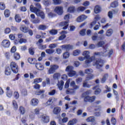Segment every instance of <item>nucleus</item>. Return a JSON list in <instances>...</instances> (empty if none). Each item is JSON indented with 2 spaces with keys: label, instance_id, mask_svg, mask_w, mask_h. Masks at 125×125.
Returning <instances> with one entry per match:
<instances>
[{
  "label": "nucleus",
  "instance_id": "4c0bfd02",
  "mask_svg": "<svg viewBox=\"0 0 125 125\" xmlns=\"http://www.w3.org/2000/svg\"><path fill=\"white\" fill-rule=\"evenodd\" d=\"M104 44H105V42H104V41H100L97 43V46L98 47H102Z\"/></svg>",
  "mask_w": 125,
  "mask_h": 125
},
{
  "label": "nucleus",
  "instance_id": "b1692460",
  "mask_svg": "<svg viewBox=\"0 0 125 125\" xmlns=\"http://www.w3.org/2000/svg\"><path fill=\"white\" fill-rule=\"evenodd\" d=\"M74 70V66L68 65L66 67L65 69V72H68V73H70V72H71Z\"/></svg>",
  "mask_w": 125,
  "mask_h": 125
},
{
  "label": "nucleus",
  "instance_id": "8fccbe9b",
  "mask_svg": "<svg viewBox=\"0 0 125 125\" xmlns=\"http://www.w3.org/2000/svg\"><path fill=\"white\" fill-rule=\"evenodd\" d=\"M13 106L15 110H17L18 109V105H17V103L16 101H13L12 102Z\"/></svg>",
  "mask_w": 125,
  "mask_h": 125
},
{
  "label": "nucleus",
  "instance_id": "cd10ccee",
  "mask_svg": "<svg viewBox=\"0 0 125 125\" xmlns=\"http://www.w3.org/2000/svg\"><path fill=\"white\" fill-rule=\"evenodd\" d=\"M54 100H55V98H50V99H49L48 101L46 102L47 105H51V104H52V103H53V101H54Z\"/></svg>",
  "mask_w": 125,
  "mask_h": 125
},
{
  "label": "nucleus",
  "instance_id": "c9c22d12",
  "mask_svg": "<svg viewBox=\"0 0 125 125\" xmlns=\"http://www.w3.org/2000/svg\"><path fill=\"white\" fill-rule=\"evenodd\" d=\"M91 86V85H89L88 83H87V81H84L83 83V87H87V88H89Z\"/></svg>",
  "mask_w": 125,
  "mask_h": 125
},
{
  "label": "nucleus",
  "instance_id": "c85d7f7f",
  "mask_svg": "<svg viewBox=\"0 0 125 125\" xmlns=\"http://www.w3.org/2000/svg\"><path fill=\"white\" fill-rule=\"evenodd\" d=\"M15 19L17 23H20V21H21V20H22L21 17H20V15H16L15 17Z\"/></svg>",
  "mask_w": 125,
  "mask_h": 125
},
{
  "label": "nucleus",
  "instance_id": "20e7f679",
  "mask_svg": "<svg viewBox=\"0 0 125 125\" xmlns=\"http://www.w3.org/2000/svg\"><path fill=\"white\" fill-rule=\"evenodd\" d=\"M11 70L15 74H17L18 73V65L14 62H12L10 63Z\"/></svg>",
  "mask_w": 125,
  "mask_h": 125
},
{
  "label": "nucleus",
  "instance_id": "f03ea898",
  "mask_svg": "<svg viewBox=\"0 0 125 125\" xmlns=\"http://www.w3.org/2000/svg\"><path fill=\"white\" fill-rule=\"evenodd\" d=\"M89 53V51H85L83 53V55L84 56V57L85 59V63L83 64V67L85 68L89 67L90 66V63L95 59L94 56L90 57Z\"/></svg>",
  "mask_w": 125,
  "mask_h": 125
},
{
  "label": "nucleus",
  "instance_id": "aec40b11",
  "mask_svg": "<svg viewBox=\"0 0 125 125\" xmlns=\"http://www.w3.org/2000/svg\"><path fill=\"white\" fill-rule=\"evenodd\" d=\"M78 123V120L76 119H73L68 122L67 125H74Z\"/></svg>",
  "mask_w": 125,
  "mask_h": 125
},
{
  "label": "nucleus",
  "instance_id": "473e14b6",
  "mask_svg": "<svg viewBox=\"0 0 125 125\" xmlns=\"http://www.w3.org/2000/svg\"><path fill=\"white\" fill-rule=\"evenodd\" d=\"M107 79H108V74H106L104 76L103 78L101 79L102 83H104L106 82V80H107Z\"/></svg>",
  "mask_w": 125,
  "mask_h": 125
},
{
  "label": "nucleus",
  "instance_id": "2f4dec72",
  "mask_svg": "<svg viewBox=\"0 0 125 125\" xmlns=\"http://www.w3.org/2000/svg\"><path fill=\"white\" fill-rule=\"evenodd\" d=\"M93 72V70L91 68H87L85 70V74H87L88 75L91 74V73Z\"/></svg>",
  "mask_w": 125,
  "mask_h": 125
},
{
  "label": "nucleus",
  "instance_id": "423d86ee",
  "mask_svg": "<svg viewBox=\"0 0 125 125\" xmlns=\"http://www.w3.org/2000/svg\"><path fill=\"white\" fill-rule=\"evenodd\" d=\"M107 52L105 51L104 52V48H103V51L102 52H97L94 53V56H98L99 57H101V56H103L105 57L107 56Z\"/></svg>",
  "mask_w": 125,
  "mask_h": 125
},
{
  "label": "nucleus",
  "instance_id": "5701e85b",
  "mask_svg": "<svg viewBox=\"0 0 125 125\" xmlns=\"http://www.w3.org/2000/svg\"><path fill=\"white\" fill-rule=\"evenodd\" d=\"M104 51L106 52V53L107 54L106 55V56H107V55H112V54H113V51L112 49L109 51L107 48H104Z\"/></svg>",
  "mask_w": 125,
  "mask_h": 125
},
{
  "label": "nucleus",
  "instance_id": "e433bc0d",
  "mask_svg": "<svg viewBox=\"0 0 125 125\" xmlns=\"http://www.w3.org/2000/svg\"><path fill=\"white\" fill-rule=\"evenodd\" d=\"M14 58L15 60H19L20 59V54L18 53H15L14 54Z\"/></svg>",
  "mask_w": 125,
  "mask_h": 125
},
{
  "label": "nucleus",
  "instance_id": "c756f323",
  "mask_svg": "<svg viewBox=\"0 0 125 125\" xmlns=\"http://www.w3.org/2000/svg\"><path fill=\"white\" fill-rule=\"evenodd\" d=\"M87 18V16L84 15H82L80 17H79V22H82L83 21V20H85Z\"/></svg>",
  "mask_w": 125,
  "mask_h": 125
},
{
  "label": "nucleus",
  "instance_id": "f704fd0d",
  "mask_svg": "<svg viewBox=\"0 0 125 125\" xmlns=\"http://www.w3.org/2000/svg\"><path fill=\"white\" fill-rule=\"evenodd\" d=\"M66 94H74L75 93V90L73 89H68L66 91Z\"/></svg>",
  "mask_w": 125,
  "mask_h": 125
},
{
  "label": "nucleus",
  "instance_id": "338daca9",
  "mask_svg": "<svg viewBox=\"0 0 125 125\" xmlns=\"http://www.w3.org/2000/svg\"><path fill=\"white\" fill-rule=\"evenodd\" d=\"M7 96H8V97H11L12 96V91H7Z\"/></svg>",
  "mask_w": 125,
  "mask_h": 125
},
{
  "label": "nucleus",
  "instance_id": "13d9d810",
  "mask_svg": "<svg viewBox=\"0 0 125 125\" xmlns=\"http://www.w3.org/2000/svg\"><path fill=\"white\" fill-rule=\"evenodd\" d=\"M29 53H30V54H31V55H34V54L35 53V51L34 50V48H30L29 49Z\"/></svg>",
  "mask_w": 125,
  "mask_h": 125
},
{
  "label": "nucleus",
  "instance_id": "a18cd8bd",
  "mask_svg": "<svg viewBox=\"0 0 125 125\" xmlns=\"http://www.w3.org/2000/svg\"><path fill=\"white\" fill-rule=\"evenodd\" d=\"M0 10H4L5 9V4L4 3L2 2H0Z\"/></svg>",
  "mask_w": 125,
  "mask_h": 125
},
{
  "label": "nucleus",
  "instance_id": "f8f14e48",
  "mask_svg": "<svg viewBox=\"0 0 125 125\" xmlns=\"http://www.w3.org/2000/svg\"><path fill=\"white\" fill-rule=\"evenodd\" d=\"M42 119L43 123H47L49 122V116H48L45 115H42Z\"/></svg>",
  "mask_w": 125,
  "mask_h": 125
},
{
  "label": "nucleus",
  "instance_id": "864d4df0",
  "mask_svg": "<svg viewBox=\"0 0 125 125\" xmlns=\"http://www.w3.org/2000/svg\"><path fill=\"white\" fill-rule=\"evenodd\" d=\"M56 14L52 13V12H50L48 13V18H53V17H55Z\"/></svg>",
  "mask_w": 125,
  "mask_h": 125
},
{
  "label": "nucleus",
  "instance_id": "4468645a",
  "mask_svg": "<svg viewBox=\"0 0 125 125\" xmlns=\"http://www.w3.org/2000/svg\"><path fill=\"white\" fill-rule=\"evenodd\" d=\"M20 30L23 33H28V28L23 24L21 25Z\"/></svg>",
  "mask_w": 125,
  "mask_h": 125
},
{
  "label": "nucleus",
  "instance_id": "1a4fd4ad",
  "mask_svg": "<svg viewBox=\"0 0 125 125\" xmlns=\"http://www.w3.org/2000/svg\"><path fill=\"white\" fill-rule=\"evenodd\" d=\"M1 45L5 48H8L10 45V42L9 40H3L1 42Z\"/></svg>",
  "mask_w": 125,
  "mask_h": 125
},
{
  "label": "nucleus",
  "instance_id": "e2e57ef3",
  "mask_svg": "<svg viewBox=\"0 0 125 125\" xmlns=\"http://www.w3.org/2000/svg\"><path fill=\"white\" fill-rule=\"evenodd\" d=\"M111 124L113 125H116V123H117V121L116 120V118L112 117L111 120Z\"/></svg>",
  "mask_w": 125,
  "mask_h": 125
},
{
  "label": "nucleus",
  "instance_id": "a19ab883",
  "mask_svg": "<svg viewBox=\"0 0 125 125\" xmlns=\"http://www.w3.org/2000/svg\"><path fill=\"white\" fill-rule=\"evenodd\" d=\"M69 56H70V53L68 52H65L63 54V57L64 59H67L69 58Z\"/></svg>",
  "mask_w": 125,
  "mask_h": 125
},
{
  "label": "nucleus",
  "instance_id": "a211bd4d",
  "mask_svg": "<svg viewBox=\"0 0 125 125\" xmlns=\"http://www.w3.org/2000/svg\"><path fill=\"white\" fill-rule=\"evenodd\" d=\"M94 12L96 14L97 13H99L100 12H101V7L99 5H96L94 8Z\"/></svg>",
  "mask_w": 125,
  "mask_h": 125
},
{
  "label": "nucleus",
  "instance_id": "c03bdc74",
  "mask_svg": "<svg viewBox=\"0 0 125 125\" xmlns=\"http://www.w3.org/2000/svg\"><path fill=\"white\" fill-rule=\"evenodd\" d=\"M4 15L5 17H9V16L10 15V11H9V10L6 9L4 11Z\"/></svg>",
  "mask_w": 125,
  "mask_h": 125
},
{
  "label": "nucleus",
  "instance_id": "0eeeda50",
  "mask_svg": "<svg viewBox=\"0 0 125 125\" xmlns=\"http://www.w3.org/2000/svg\"><path fill=\"white\" fill-rule=\"evenodd\" d=\"M59 68V66L56 64L51 65L50 66V68L48 70L49 74H53L55 72L56 70H57Z\"/></svg>",
  "mask_w": 125,
  "mask_h": 125
},
{
  "label": "nucleus",
  "instance_id": "bf43d9fd",
  "mask_svg": "<svg viewBox=\"0 0 125 125\" xmlns=\"http://www.w3.org/2000/svg\"><path fill=\"white\" fill-rule=\"evenodd\" d=\"M50 34L52 35H56L57 34V30L54 29L50 30Z\"/></svg>",
  "mask_w": 125,
  "mask_h": 125
},
{
  "label": "nucleus",
  "instance_id": "79ce46f5",
  "mask_svg": "<svg viewBox=\"0 0 125 125\" xmlns=\"http://www.w3.org/2000/svg\"><path fill=\"white\" fill-rule=\"evenodd\" d=\"M67 11L70 13H73L75 11V7L74 6H70L67 9Z\"/></svg>",
  "mask_w": 125,
  "mask_h": 125
},
{
  "label": "nucleus",
  "instance_id": "2eb2a0df",
  "mask_svg": "<svg viewBox=\"0 0 125 125\" xmlns=\"http://www.w3.org/2000/svg\"><path fill=\"white\" fill-rule=\"evenodd\" d=\"M36 68L37 70H39L40 71H42V70L44 69L43 65L40 63H37L36 64Z\"/></svg>",
  "mask_w": 125,
  "mask_h": 125
},
{
  "label": "nucleus",
  "instance_id": "de8ad7c7",
  "mask_svg": "<svg viewBox=\"0 0 125 125\" xmlns=\"http://www.w3.org/2000/svg\"><path fill=\"white\" fill-rule=\"evenodd\" d=\"M70 85L71 86H72V87L74 88V89H77V88H78V86L76 85L74 81H71Z\"/></svg>",
  "mask_w": 125,
  "mask_h": 125
},
{
  "label": "nucleus",
  "instance_id": "bb28decb",
  "mask_svg": "<svg viewBox=\"0 0 125 125\" xmlns=\"http://www.w3.org/2000/svg\"><path fill=\"white\" fill-rule=\"evenodd\" d=\"M54 50L53 49H47L45 50V52L47 53V54H53V53H54Z\"/></svg>",
  "mask_w": 125,
  "mask_h": 125
},
{
  "label": "nucleus",
  "instance_id": "a878e982",
  "mask_svg": "<svg viewBox=\"0 0 125 125\" xmlns=\"http://www.w3.org/2000/svg\"><path fill=\"white\" fill-rule=\"evenodd\" d=\"M19 111L20 112L21 115H24L25 114V112H26V110L24 107L21 106L19 108Z\"/></svg>",
  "mask_w": 125,
  "mask_h": 125
},
{
  "label": "nucleus",
  "instance_id": "69168bd1",
  "mask_svg": "<svg viewBox=\"0 0 125 125\" xmlns=\"http://www.w3.org/2000/svg\"><path fill=\"white\" fill-rule=\"evenodd\" d=\"M28 61L30 64H34V61H35V59L28 58Z\"/></svg>",
  "mask_w": 125,
  "mask_h": 125
},
{
  "label": "nucleus",
  "instance_id": "09e8293b",
  "mask_svg": "<svg viewBox=\"0 0 125 125\" xmlns=\"http://www.w3.org/2000/svg\"><path fill=\"white\" fill-rule=\"evenodd\" d=\"M60 78V74L59 73H56L53 75V78L54 80H58Z\"/></svg>",
  "mask_w": 125,
  "mask_h": 125
},
{
  "label": "nucleus",
  "instance_id": "dca6fc26",
  "mask_svg": "<svg viewBox=\"0 0 125 125\" xmlns=\"http://www.w3.org/2000/svg\"><path fill=\"white\" fill-rule=\"evenodd\" d=\"M11 74V69L9 66H6L5 70V75L9 76Z\"/></svg>",
  "mask_w": 125,
  "mask_h": 125
},
{
  "label": "nucleus",
  "instance_id": "9b49d317",
  "mask_svg": "<svg viewBox=\"0 0 125 125\" xmlns=\"http://www.w3.org/2000/svg\"><path fill=\"white\" fill-rule=\"evenodd\" d=\"M39 104V100L34 98L32 99L30 101V104L31 106H38Z\"/></svg>",
  "mask_w": 125,
  "mask_h": 125
},
{
  "label": "nucleus",
  "instance_id": "0e129e2a",
  "mask_svg": "<svg viewBox=\"0 0 125 125\" xmlns=\"http://www.w3.org/2000/svg\"><path fill=\"white\" fill-rule=\"evenodd\" d=\"M56 51L57 54H58V55H60L62 53V50L61 48H57L56 49Z\"/></svg>",
  "mask_w": 125,
  "mask_h": 125
},
{
  "label": "nucleus",
  "instance_id": "58836bf2",
  "mask_svg": "<svg viewBox=\"0 0 125 125\" xmlns=\"http://www.w3.org/2000/svg\"><path fill=\"white\" fill-rule=\"evenodd\" d=\"M56 94V90L55 89L51 90L50 92H48L49 95H50L51 96H53L55 95Z\"/></svg>",
  "mask_w": 125,
  "mask_h": 125
},
{
  "label": "nucleus",
  "instance_id": "6e6d98bb",
  "mask_svg": "<svg viewBox=\"0 0 125 125\" xmlns=\"http://www.w3.org/2000/svg\"><path fill=\"white\" fill-rule=\"evenodd\" d=\"M42 78H39V79H35L34 80V83H41L42 82Z\"/></svg>",
  "mask_w": 125,
  "mask_h": 125
},
{
  "label": "nucleus",
  "instance_id": "72a5a7b5",
  "mask_svg": "<svg viewBox=\"0 0 125 125\" xmlns=\"http://www.w3.org/2000/svg\"><path fill=\"white\" fill-rule=\"evenodd\" d=\"M96 35H93L92 37V41H97L98 39H100V40H102V37H99L97 35V33L96 34Z\"/></svg>",
  "mask_w": 125,
  "mask_h": 125
},
{
  "label": "nucleus",
  "instance_id": "37998d69",
  "mask_svg": "<svg viewBox=\"0 0 125 125\" xmlns=\"http://www.w3.org/2000/svg\"><path fill=\"white\" fill-rule=\"evenodd\" d=\"M118 5H119V3L117 1H115L111 4V7H113V8L117 7Z\"/></svg>",
  "mask_w": 125,
  "mask_h": 125
},
{
  "label": "nucleus",
  "instance_id": "4d7b16f0",
  "mask_svg": "<svg viewBox=\"0 0 125 125\" xmlns=\"http://www.w3.org/2000/svg\"><path fill=\"white\" fill-rule=\"evenodd\" d=\"M101 92V89H100V88H98L95 91V94L96 95H98V94H99Z\"/></svg>",
  "mask_w": 125,
  "mask_h": 125
},
{
  "label": "nucleus",
  "instance_id": "774afa93",
  "mask_svg": "<svg viewBox=\"0 0 125 125\" xmlns=\"http://www.w3.org/2000/svg\"><path fill=\"white\" fill-rule=\"evenodd\" d=\"M81 36H84L85 35V29H83L80 32Z\"/></svg>",
  "mask_w": 125,
  "mask_h": 125
},
{
  "label": "nucleus",
  "instance_id": "39448f33",
  "mask_svg": "<svg viewBox=\"0 0 125 125\" xmlns=\"http://www.w3.org/2000/svg\"><path fill=\"white\" fill-rule=\"evenodd\" d=\"M96 98V97L94 96L92 97L87 96L84 97V102H90L91 103H92V102L95 101Z\"/></svg>",
  "mask_w": 125,
  "mask_h": 125
},
{
  "label": "nucleus",
  "instance_id": "412c9836",
  "mask_svg": "<svg viewBox=\"0 0 125 125\" xmlns=\"http://www.w3.org/2000/svg\"><path fill=\"white\" fill-rule=\"evenodd\" d=\"M86 121L87 123H92L93 122H95V118L93 116H90L87 118Z\"/></svg>",
  "mask_w": 125,
  "mask_h": 125
},
{
  "label": "nucleus",
  "instance_id": "680f3d73",
  "mask_svg": "<svg viewBox=\"0 0 125 125\" xmlns=\"http://www.w3.org/2000/svg\"><path fill=\"white\" fill-rule=\"evenodd\" d=\"M54 4H60L62 1L61 0H53Z\"/></svg>",
  "mask_w": 125,
  "mask_h": 125
},
{
  "label": "nucleus",
  "instance_id": "5fc2aeb1",
  "mask_svg": "<svg viewBox=\"0 0 125 125\" xmlns=\"http://www.w3.org/2000/svg\"><path fill=\"white\" fill-rule=\"evenodd\" d=\"M39 30H45L46 29V26L44 25H40L38 27Z\"/></svg>",
  "mask_w": 125,
  "mask_h": 125
},
{
  "label": "nucleus",
  "instance_id": "f3484780",
  "mask_svg": "<svg viewBox=\"0 0 125 125\" xmlns=\"http://www.w3.org/2000/svg\"><path fill=\"white\" fill-rule=\"evenodd\" d=\"M63 85H64V82L63 81H61L58 83L57 86L59 90H62L63 89Z\"/></svg>",
  "mask_w": 125,
  "mask_h": 125
},
{
  "label": "nucleus",
  "instance_id": "6e6552de",
  "mask_svg": "<svg viewBox=\"0 0 125 125\" xmlns=\"http://www.w3.org/2000/svg\"><path fill=\"white\" fill-rule=\"evenodd\" d=\"M54 11L58 15H62L63 14V7L58 6L55 7Z\"/></svg>",
  "mask_w": 125,
  "mask_h": 125
},
{
  "label": "nucleus",
  "instance_id": "7c9ffc66",
  "mask_svg": "<svg viewBox=\"0 0 125 125\" xmlns=\"http://www.w3.org/2000/svg\"><path fill=\"white\" fill-rule=\"evenodd\" d=\"M68 75L69 76V77H74V76H76L77 75V73L76 72V71L74 70H72L71 71H70V72H69L68 73Z\"/></svg>",
  "mask_w": 125,
  "mask_h": 125
},
{
  "label": "nucleus",
  "instance_id": "7ed1b4c3",
  "mask_svg": "<svg viewBox=\"0 0 125 125\" xmlns=\"http://www.w3.org/2000/svg\"><path fill=\"white\" fill-rule=\"evenodd\" d=\"M95 65L97 69H99L100 72H103V69L101 68L103 67V60L99 59L96 60Z\"/></svg>",
  "mask_w": 125,
  "mask_h": 125
},
{
  "label": "nucleus",
  "instance_id": "ea45409f",
  "mask_svg": "<svg viewBox=\"0 0 125 125\" xmlns=\"http://www.w3.org/2000/svg\"><path fill=\"white\" fill-rule=\"evenodd\" d=\"M43 93H44V90H40L35 92L36 95H43Z\"/></svg>",
  "mask_w": 125,
  "mask_h": 125
},
{
  "label": "nucleus",
  "instance_id": "3c124183",
  "mask_svg": "<svg viewBox=\"0 0 125 125\" xmlns=\"http://www.w3.org/2000/svg\"><path fill=\"white\" fill-rule=\"evenodd\" d=\"M71 79H69L66 81L64 85V88H68V87H69L70 85V82H71Z\"/></svg>",
  "mask_w": 125,
  "mask_h": 125
},
{
  "label": "nucleus",
  "instance_id": "ddd939ff",
  "mask_svg": "<svg viewBox=\"0 0 125 125\" xmlns=\"http://www.w3.org/2000/svg\"><path fill=\"white\" fill-rule=\"evenodd\" d=\"M61 47L62 48V49H66V50L68 51V50H70V49H72V48H73V46L69 44L62 45L61 46Z\"/></svg>",
  "mask_w": 125,
  "mask_h": 125
},
{
  "label": "nucleus",
  "instance_id": "49530a36",
  "mask_svg": "<svg viewBox=\"0 0 125 125\" xmlns=\"http://www.w3.org/2000/svg\"><path fill=\"white\" fill-rule=\"evenodd\" d=\"M43 4L45 6H48L49 4H50V1L49 0H43Z\"/></svg>",
  "mask_w": 125,
  "mask_h": 125
},
{
  "label": "nucleus",
  "instance_id": "603ef678",
  "mask_svg": "<svg viewBox=\"0 0 125 125\" xmlns=\"http://www.w3.org/2000/svg\"><path fill=\"white\" fill-rule=\"evenodd\" d=\"M58 44L56 43H52L49 45V48H51L53 49V48H55V47H57Z\"/></svg>",
  "mask_w": 125,
  "mask_h": 125
},
{
  "label": "nucleus",
  "instance_id": "052dcab7",
  "mask_svg": "<svg viewBox=\"0 0 125 125\" xmlns=\"http://www.w3.org/2000/svg\"><path fill=\"white\" fill-rule=\"evenodd\" d=\"M108 17L110 19L113 18V12L111 11H109L108 13Z\"/></svg>",
  "mask_w": 125,
  "mask_h": 125
},
{
  "label": "nucleus",
  "instance_id": "6ab92c4d",
  "mask_svg": "<svg viewBox=\"0 0 125 125\" xmlns=\"http://www.w3.org/2000/svg\"><path fill=\"white\" fill-rule=\"evenodd\" d=\"M60 111H61V108L59 107H56L54 108L53 113L55 115H58L59 113H60Z\"/></svg>",
  "mask_w": 125,
  "mask_h": 125
},
{
  "label": "nucleus",
  "instance_id": "9d476101",
  "mask_svg": "<svg viewBox=\"0 0 125 125\" xmlns=\"http://www.w3.org/2000/svg\"><path fill=\"white\" fill-rule=\"evenodd\" d=\"M59 26L61 27H63L62 29L63 30H66L67 28H68V26H69V21H66L64 22H62L59 23Z\"/></svg>",
  "mask_w": 125,
  "mask_h": 125
},
{
  "label": "nucleus",
  "instance_id": "f257e3e1",
  "mask_svg": "<svg viewBox=\"0 0 125 125\" xmlns=\"http://www.w3.org/2000/svg\"><path fill=\"white\" fill-rule=\"evenodd\" d=\"M36 7H34L33 5H31L30 7V10L31 12H34L36 14L37 16H40L42 19H44L45 15L44 13L42 11H41L42 9V5L40 3H36L35 4Z\"/></svg>",
  "mask_w": 125,
  "mask_h": 125
},
{
  "label": "nucleus",
  "instance_id": "4be33fe9",
  "mask_svg": "<svg viewBox=\"0 0 125 125\" xmlns=\"http://www.w3.org/2000/svg\"><path fill=\"white\" fill-rule=\"evenodd\" d=\"M113 30L112 29H109L107 30L105 34L106 37H111V36L113 35Z\"/></svg>",
  "mask_w": 125,
  "mask_h": 125
},
{
  "label": "nucleus",
  "instance_id": "393cba45",
  "mask_svg": "<svg viewBox=\"0 0 125 125\" xmlns=\"http://www.w3.org/2000/svg\"><path fill=\"white\" fill-rule=\"evenodd\" d=\"M94 78V75L92 74H88L86 77V79L85 81L87 82V81H90V80H92Z\"/></svg>",
  "mask_w": 125,
  "mask_h": 125
}]
</instances>
